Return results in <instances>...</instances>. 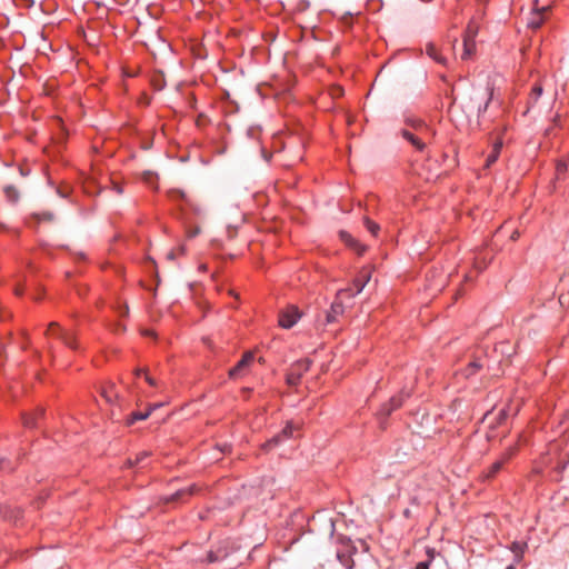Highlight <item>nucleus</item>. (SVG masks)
<instances>
[{"label": "nucleus", "mask_w": 569, "mask_h": 569, "mask_svg": "<svg viewBox=\"0 0 569 569\" xmlns=\"http://www.w3.org/2000/svg\"><path fill=\"white\" fill-rule=\"evenodd\" d=\"M134 375L137 377H143L144 381L152 388L157 389L159 392H164L166 386L163 382L158 381L156 378H153L147 370L144 369H137Z\"/></svg>", "instance_id": "obj_11"}, {"label": "nucleus", "mask_w": 569, "mask_h": 569, "mask_svg": "<svg viewBox=\"0 0 569 569\" xmlns=\"http://www.w3.org/2000/svg\"><path fill=\"white\" fill-rule=\"evenodd\" d=\"M4 193H6V197L8 198V200H10L12 202L17 201L19 198L18 190L13 186H7L4 188Z\"/></svg>", "instance_id": "obj_25"}, {"label": "nucleus", "mask_w": 569, "mask_h": 569, "mask_svg": "<svg viewBox=\"0 0 569 569\" xmlns=\"http://www.w3.org/2000/svg\"><path fill=\"white\" fill-rule=\"evenodd\" d=\"M543 89L540 84H535L530 92V102H537L541 97Z\"/></svg>", "instance_id": "obj_26"}, {"label": "nucleus", "mask_w": 569, "mask_h": 569, "mask_svg": "<svg viewBox=\"0 0 569 569\" xmlns=\"http://www.w3.org/2000/svg\"><path fill=\"white\" fill-rule=\"evenodd\" d=\"M482 366L483 365L478 360L470 362L466 369V376L469 377L475 375L480 368H482Z\"/></svg>", "instance_id": "obj_27"}, {"label": "nucleus", "mask_w": 569, "mask_h": 569, "mask_svg": "<svg viewBox=\"0 0 569 569\" xmlns=\"http://www.w3.org/2000/svg\"><path fill=\"white\" fill-rule=\"evenodd\" d=\"M102 396L106 398V400H107L108 402H111V400H112L111 391L103 390Z\"/></svg>", "instance_id": "obj_34"}, {"label": "nucleus", "mask_w": 569, "mask_h": 569, "mask_svg": "<svg viewBox=\"0 0 569 569\" xmlns=\"http://www.w3.org/2000/svg\"><path fill=\"white\" fill-rule=\"evenodd\" d=\"M341 240L350 248L357 250L359 254H362L366 251V247L360 244L358 240H356L350 233L347 231H340Z\"/></svg>", "instance_id": "obj_15"}, {"label": "nucleus", "mask_w": 569, "mask_h": 569, "mask_svg": "<svg viewBox=\"0 0 569 569\" xmlns=\"http://www.w3.org/2000/svg\"><path fill=\"white\" fill-rule=\"evenodd\" d=\"M426 552H427V556H428V560L427 561L431 562L433 560L435 556H436L435 549L428 548Z\"/></svg>", "instance_id": "obj_32"}, {"label": "nucleus", "mask_w": 569, "mask_h": 569, "mask_svg": "<svg viewBox=\"0 0 569 569\" xmlns=\"http://www.w3.org/2000/svg\"><path fill=\"white\" fill-rule=\"evenodd\" d=\"M417 146L419 147L420 150H422V148L425 147V144H422V143H419Z\"/></svg>", "instance_id": "obj_46"}, {"label": "nucleus", "mask_w": 569, "mask_h": 569, "mask_svg": "<svg viewBox=\"0 0 569 569\" xmlns=\"http://www.w3.org/2000/svg\"><path fill=\"white\" fill-rule=\"evenodd\" d=\"M117 192H118V193H121V192H122V190H121V188H120V187H117Z\"/></svg>", "instance_id": "obj_47"}, {"label": "nucleus", "mask_w": 569, "mask_h": 569, "mask_svg": "<svg viewBox=\"0 0 569 569\" xmlns=\"http://www.w3.org/2000/svg\"><path fill=\"white\" fill-rule=\"evenodd\" d=\"M27 8H31L34 6V0H22Z\"/></svg>", "instance_id": "obj_37"}, {"label": "nucleus", "mask_w": 569, "mask_h": 569, "mask_svg": "<svg viewBox=\"0 0 569 569\" xmlns=\"http://www.w3.org/2000/svg\"><path fill=\"white\" fill-rule=\"evenodd\" d=\"M42 415H43L42 409H37L34 412L23 415L22 416L23 426L26 428L37 427V421Z\"/></svg>", "instance_id": "obj_18"}, {"label": "nucleus", "mask_w": 569, "mask_h": 569, "mask_svg": "<svg viewBox=\"0 0 569 569\" xmlns=\"http://www.w3.org/2000/svg\"><path fill=\"white\" fill-rule=\"evenodd\" d=\"M567 168H568V161L559 160L557 162V176L560 177V174L565 173Z\"/></svg>", "instance_id": "obj_29"}, {"label": "nucleus", "mask_w": 569, "mask_h": 569, "mask_svg": "<svg viewBox=\"0 0 569 569\" xmlns=\"http://www.w3.org/2000/svg\"><path fill=\"white\" fill-rule=\"evenodd\" d=\"M408 128L402 129V136L408 142H423L431 129L419 119H408Z\"/></svg>", "instance_id": "obj_1"}, {"label": "nucleus", "mask_w": 569, "mask_h": 569, "mask_svg": "<svg viewBox=\"0 0 569 569\" xmlns=\"http://www.w3.org/2000/svg\"><path fill=\"white\" fill-rule=\"evenodd\" d=\"M257 131H258L257 129H254V128H250V129L248 130V136H249V138H250V139H256L254 133H256Z\"/></svg>", "instance_id": "obj_35"}, {"label": "nucleus", "mask_w": 569, "mask_h": 569, "mask_svg": "<svg viewBox=\"0 0 569 569\" xmlns=\"http://www.w3.org/2000/svg\"><path fill=\"white\" fill-rule=\"evenodd\" d=\"M477 34V31L473 30L470 26L468 27V34L463 39V53L462 59H468L471 57L473 50H475V37Z\"/></svg>", "instance_id": "obj_10"}, {"label": "nucleus", "mask_w": 569, "mask_h": 569, "mask_svg": "<svg viewBox=\"0 0 569 569\" xmlns=\"http://www.w3.org/2000/svg\"><path fill=\"white\" fill-rule=\"evenodd\" d=\"M363 223L367 230L373 236L377 237L380 230V226L375 221L370 220L368 217L363 218Z\"/></svg>", "instance_id": "obj_22"}, {"label": "nucleus", "mask_w": 569, "mask_h": 569, "mask_svg": "<svg viewBox=\"0 0 569 569\" xmlns=\"http://www.w3.org/2000/svg\"><path fill=\"white\" fill-rule=\"evenodd\" d=\"M254 355L251 351L246 352L238 363L229 370V377L236 379L243 375V371L252 363Z\"/></svg>", "instance_id": "obj_7"}, {"label": "nucleus", "mask_w": 569, "mask_h": 569, "mask_svg": "<svg viewBox=\"0 0 569 569\" xmlns=\"http://www.w3.org/2000/svg\"><path fill=\"white\" fill-rule=\"evenodd\" d=\"M330 527H331V533H332V532H333V530H335V523H333L332 521H331V523H330Z\"/></svg>", "instance_id": "obj_45"}, {"label": "nucleus", "mask_w": 569, "mask_h": 569, "mask_svg": "<svg viewBox=\"0 0 569 569\" xmlns=\"http://www.w3.org/2000/svg\"><path fill=\"white\" fill-rule=\"evenodd\" d=\"M547 11V7H542L538 11H536L532 17L528 20V27L538 30L545 22V13Z\"/></svg>", "instance_id": "obj_16"}, {"label": "nucleus", "mask_w": 569, "mask_h": 569, "mask_svg": "<svg viewBox=\"0 0 569 569\" xmlns=\"http://www.w3.org/2000/svg\"><path fill=\"white\" fill-rule=\"evenodd\" d=\"M301 318V312L296 306H289L279 313V326L284 329L292 328Z\"/></svg>", "instance_id": "obj_5"}, {"label": "nucleus", "mask_w": 569, "mask_h": 569, "mask_svg": "<svg viewBox=\"0 0 569 569\" xmlns=\"http://www.w3.org/2000/svg\"><path fill=\"white\" fill-rule=\"evenodd\" d=\"M413 381L410 387L405 386L398 396L392 397L387 403L382 405L379 411V418L386 419L389 417L396 409L400 408L406 398L410 397L412 390Z\"/></svg>", "instance_id": "obj_2"}, {"label": "nucleus", "mask_w": 569, "mask_h": 569, "mask_svg": "<svg viewBox=\"0 0 569 569\" xmlns=\"http://www.w3.org/2000/svg\"><path fill=\"white\" fill-rule=\"evenodd\" d=\"M16 295L21 296V295H22V290H21V289H19V288H17V289H16Z\"/></svg>", "instance_id": "obj_44"}, {"label": "nucleus", "mask_w": 569, "mask_h": 569, "mask_svg": "<svg viewBox=\"0 0 569 569\" xmlns=\"http://www.w3.org/2000/svg\"><path fill=\"white\" fill-rule=\"evenodd\" d=\"M260 151H261V154H262L263 159H264V160H267V161H269V160H270V158H271V152H269V151L264 148V146H263V144H261V149H260Z\"/></svg>", "instance_id": "obj_30"}, {"label": "nucleus", "mask_w": 569, "mask_h": 569, "mask_svg": "<svg viewBox=\"0 0 569 569\" xmlns=\"http://www.w3.org/2000/svg\"><path fill=\"white\" fill-rule=\"evenodd\" d=\"M150 84L156 91H161L166 87L164 73L160 70L154 71L150 77Z\"/></svg>", "instance_id": "obj_17"}, {"label": "nucleus", "mask_w": 569, "mask_h": 569, "mask_svg": "<svg viewBox=\"0 0 569 569\" xmlns=\"http://www.w3.org/2000/svg\"><path fill=\"white\" fill-rule=\"evenodd\" d=\"M426 53L432 59L435 60L436 62L440 63V64H446L447 63V59L443 58L439 51H438V48L436 47L435 43L432 42H428L427 46H426Z\"/></svg>", "instance_id": "obj_19"}, {"label": "nucleus", "mask_w": 569, "mask_h": 569, "mask_svg": "<svg viewBox=\"0 0 569 569\" xmlns=\"http://www.w3.org/2000/svg\"><path fill=\"white\" fill-rule=\"evenodd\" d=\"M163 405H164V402H157V403L149 405L148 411H150V413H151L154 410H157L158 408L162 407Z\"/></svg>", "instance_id": "obj_31"}, {"label": "nucleus", "mask_w": 569, "mask_h": 569, "mask_svg": "<svg viewBox=\"0 0 569 569\" xmlns=\"http://www.w3.org/2000/svg\"><path fill=\"white\" fill-rule=\"evenodd\" d=\"M176 253L173 251L168 253V259H174Z\"/></svg>", "instance_id": "obj_42"}, {"label": "nucleus", "mask_w": 569, "mask_h": 569, "mask_svg": "<svg viewBox=\"0 0 569 569\" xmlns=\"http://www.w3.org/2000/svg\"><path fill=\"white\" fill-rule=\"evenodd\" d=\"M370 279V276L368 273H363L361 274L358 279L355 280V289L353 288H347L346 290H348L347 292V298H352L355 297L356 295L360 293L366 283L369 281Z\"/></svg>", "instance_id": "obj_14"}, {"label": "nucleus", "mask_w": 569, "mask_h": 569, "mask_svg": "<svg viewBox=\"0 0 569 569\" xmlns=\"http://www.w3.org/2000/svg\"><path fill=\"white\" fill-rule=\"evenodd\" d=\"M169 196L171 199L173 200H182L183 202H186L188 206H192V201L191 199L188 197V194L182 191V190H179V189H172L169 191Z\"/></svg>", "instance_id": "obj_21"}, {"label": "nucleus", "mask_w": 569, "mask_h": 569, "mask_svg": "<svg viewBox=\"0 0 569 569\" xmlns=\"http://www.w3.org/2000/svg\"><path fill=\"white\" fill-rule=\"evenodd\" d=\"M222 97H223V98H226V99H229V98H230V94H229V92H228V91H226V90H224V91H223V93H222Z\"/></svg>", "instance_id": "obj_41"}, {"label": "nucleus", "mask_w": 569, "mask_h": 569, "mask_svg": "<svg viewBox=\"0 0 569 569\" xmlns=\"http://www.w3.org/2000/svg\"><path fill=\"white\" fill-rule=\"evenodd\" d=\"M493 146H495L493 151L490 156H488L487 161H486L487 167H489L491 163H493L497 160L502 144H493Z\"/></svg>", "instance_id": "obj_28"}, {"label": "nucleus", "mask_w": 569, "mask_h": 569, "mask_svg": "<svg viewBox=\"0 0 569 569\" xmlns=\"http://www.w3.org/2000/svg\"><path fill=\"white\" fill-rule=\"evenodd\" d=\"M293 425L292 423H287V426L283 428V430L281 431V433L272 437L270 440H268L264 445H263V449L264 450H271L272 448H274L276 446H278L281 441L286 440V439H289L290 437H292L293 435Z\"/></svg>", "instance_id": "obj_8"}, {"label": "nucleus", "mask_w": 569, "mask_h": 569, "mask_svg": "<svg viewBox=\"0 0 569 569\" xmlns=\"http://www.w3.org/2000/svg\"><path fill=\"white\" fill-rule=\"evenodd\" d=\"M348 290H340L337 293L335 301L331 305L330 310L327 313V322L332 323L336 321L337 317L343 313V303L342 300L347 298Z\"/></svg>", "instance_id": "obj_6"}, {"label": "nucleus", "mask_w": 569, "mask_h": 569, "mask_svg": "<svg viewBox=\"0 0 569 569\" xmlns=\"http://www.w3.org/2000/svg\"><path fill=\"white\" fill-rule=\"evenodd\" d=\"M526 549H527V543L526 542H523V541H515V542H512L511 551L515 555V560L516 561H520L521 560Z\"/></svg>", "instance_id": "obj_20"}, {"label": "nucleus", "mask_w": 569, "mask_h": 569, "mask_svg": "<svg viewBox=\"0 0 569 569\" xmlns=\"http://www.w3.org/2000/svg\"><path fill=\"white\" fill-rule=\"evenodd\" d=\"M343 20L347 22V23H351V20H352V13L351 12H347L343 17Z\"/></svg>", "instance_id": "obj_36"}, {"label": "nucleus", "mask_w": 569, "mask_h": 569, "mask_svg": "<svg viewBox=\"0 0 569 569\" xmlns=\"http://www.w3.org/2000/svg\"><path fill=\"white\" fill-rule=\"evenodd\" d=\"M507 569H515L512 566H509Z\"/></svg>", "instance_id": "obj_48"}, {"label": "nucleus", "mask_w": 569, "mask_h": 569, "mask_svg": "<svg viewBox=\"0 0 569 569\" xmlns=\"http://www.w3.org/2000/svg\"><path fill=\"white\" fill-rule=\"evenodd\" d=\"M150 456V453L148 451H142L140 453L137 455L136 459L134 460H131V459H128V466L129 467H133V466H138V465H142L143 461Z\"/></svg>", "instance_id": "obj_24"}, {"label": "nucleus", "mask_w": 569, "mask_h": 569, "mask_svg": "<svg viewBox=\"0 0 569 569\" xmlns=\"http://www.w3.org/2000/svg\"><path fill=\"white\" fill-rule=\"evenodd\" d=\"M47 333L50 337L60 339L70 349H77L76 340L72 332L61 329L57 322H51L49 325Z\"/></svg>", "instance_id": "obj_4"}, {"label": "nucleus", "mask_w": 569, "mask_h": 569, "mask_svg": "<svg viewBox=\"0 0 569 569\" xmlns=\"http://www.w3.org/2000/svg\"><path fill=\"white\" fill-rule=\"evenodd\" d=\"M519 237V232L515 231L511 236V239L516 240Z\"/></svg>", "instance_id": "obj_40"}, {"label": "nucleus", "mask_w": 569, "mask_h": 569, "mask_svg": "<svg viewBox=\"0 0 569 569\" xmlns=\"http://www.w3.org/2000/svg\"><path fill=\"white\" fill-rule=\"evenodd\" d=\"M197 491V487L194 485L179 489L173 495L166 498L167 502H177V501H184L186 497L192 496Z\"/></svg>", "instance_id": "obj_13"}, {"label": "nucleus", "mask_w": 569, "mask_h": 569, "mask_svg": "<svg viewBox=\"0 0 569 569\" xmlns=\"http://www.w3.org/2000/svg\"><path fill=\"white\" fill-rule=\"evenodd\" d=\"M430 561H421L417 563L415 569H429Z\"/></svg>", "instance_id": "obj_33"}, {"label": "nucleus", "mask_w": 569, "mask_h": 569, "mask_svg": "<svg viewBox=\"0 0 569 569\" xmlns=\"http://www.w3.org/2000/svg\"><path fill=\"white\" fill-rule=\"evenodd\" d=\"M149 416H150V411H148V410L144 412H141V411L132 412L131 416L128 418V423L132 425L136 421L146 420Z\"/></svg>", "instance_id": "obj_23"}, {"label": "nucleus", "mask_w": 569, "mask_h": 569, "mask_svg": "<svg viewBox=\"0 0 569 569\" xmlns=\"http://www.w3.org/2000/svg\"><path fill=\"white\" fill-rule=\"evenodd\" d=\"M153 178H154V177H153V174H152V173H149V172H148V173H146V179H147V181H148V182H150V183H151V180H152Z\"/></svg>", "instance_id": "obj_39"}, {"label": "nucleus", "mask_w": 569, "mask_h": 569, "mask_svg": "<svg viewBox=\"0 0 569 569\" xmlns=\"http://www.w3.org/2000/svg\"><path fill=\"white\" fill-rule=\"evenodd\" d=\"M198 233H199V229H198V228H196L194 230L189 231V234H188V236H189V238H193V237H196Z\"/></svg>", "instance_id": "obj_38"}, {"label": "nucleus", "mask_w": 569, "mask_h": 569, "mask_svg": "<svg viewBox=\"0 0 569 569\" xmlns=\"http://www.w3.org/2000/svg\"><path fill=\"white\" fill-rule=\"evenodd\" d=\"M311 360L301 359L291 365L287 372V383L291 387L300 382L301 377L310 369Z\"/></svg>", "instance_id": "obj_3"}, {"label": "nucleus", "mask_w": 569, "mask_h": 569, "mask_svg": "<svg viewBox=\"0 0 569 569\" xmlns=\"http://www.w3.org/2000/svg\"><path fill=\"white\" fill-rule=\"evenodd\" d=\"M128 313V307H124L123 310L121 311V316H126Z\"/></svg>", "instance_id": "obj_43"}, {"label": "nucleus", "mask_w": 569, "mask_h": 569, "mask_svg": "<svg viewBox=\"0 0 569 569\" xmlns=\"http://www.w3.org/2000/svg\"><path fill=\"white\" fill-rule=\"evenodd\" d=\"M473 94H475V99H485L486 98V101L483 102V104L480 102L477 107V112H478V116H480L482 112H485L488 108V104H489V101L491 100L492 98V90H490L489 88L486 89V91H481V90H475L473 91Z\"/></svg>", "instance_id": "obj_12"}, {"label": "nucleus", "mask_w": 569, "mask_h": 569, "mask_svg": "<svg viewBox=\"0 0 569 569\" xmlns=\"http://www.w3.org/2000/svg\"><path fill=\"white\" fill-rule=\"evenodd\" d=\"M515 448H509L500 459H498L497 461H495L490 468L488 469L487 473H486V477L487 478H492L495 477L502 468V466L512 457V455L515 453Z\"/></svg>", "instance_id": "obj_9"}]
</instances>
